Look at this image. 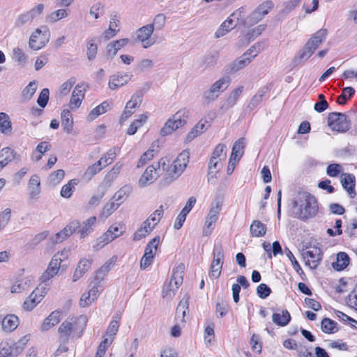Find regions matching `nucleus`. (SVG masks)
<instances>
[{"label": "nucleus", "mask_w": 357, "mask_h": 357, "mask_svg": "<svg viewBox=\"0 0 357 357\" xmlns=\"http://www.w3.org/2000/svg\"><path fill=\"white\" fill-rule=\"evenodd\" d=\"M294 217L305 221L315 217L319 206L316 198L310 193L305 191L299 192L292 201Z\"/></svg>", "instance_id": "f257e3e1"}, {"label": "nucleus", "mask_w": 357, "mask_h": 357, "mask_svg": "<svg viewBox=\"0 0 357 357\" xmlns=\"http://www.w3.org/2000/svg\"><path fill=\"white\" fill-rule=\"evenodd\" d=\"M188 116L189 111L187 109L183 108L178 110L165 123L164 126L160 130L161 135H168L176 129L183 126L187 123Z\"/></svg>", "instance_id": "f03ea898"}, {"label": "nucleus", "mask_w": 357, "mask_h": 357, "mask_svg": "<svg viewBox=\"0 0 357 357\" xmlns=\"http://www.w3.org/2000/svg\"><path fill=\"white\" fill-rule=\"evenodd\" d=\"M230 82L231 79L229 76H223L215 82L208 90L204 92L202 98L204 102L208 104L215 101L220 93L227 89Z\"/></svg>", "instance_id": "7ed1b4c3"}, {"label": "nucleus", "mask_w": 357, "mask_h": 357, "mask_svg": "<svg viewBox=\"0 0 357 357\" xmlns=\"http://www.w3.org/2000/svg\"><path fill=\"white\" fill-rule=\"evenodd\" d=\"M328 126L333 131L346 132L351 128V121L341 112H331L327 119Z\"/></svg>", "instance_id": "20e7f679"}, {"label": "nucleus", "mask_w": 357, "mask_h": 357, "mask_svg": "<svg viewBox=\"0 0 357 357\" xmlns=\"http://www.w3.org/2000/svg\"><path fill=\"white\" fill-rule=\"evenodd\" d=\"M67 257L66 252L64 251L59 252L52 258L47 269L40 276V281L46 282L56 275L60 269L62 261Z\"/></svg>", "instance_id": "39448f33"}, {"label": "nucleus", "mask_w": 357, "mask_h": 357, "mask_svg": "<svg viewBox=\"0 0 357 357\" xmlns=\"http://www.w3.org/2000/svg\"><path fill=\"white\" fill-rule=\"evenodd\" d=\"M50 33L46 26H43L31 34L29 38V47L33 50H39L49 41Z\"/></svg>", "instance_id": "423d86ee"}, {"label": "nucleus", "mask_w": 357, "mask_h": 357, "mask_svg": "<svg viewBox=\"0 0 357 357\" xmlns=\"http://www.w3.org/2000/svg\"><path fill=\"white\" fill-rule=\"evenodd\" d=\"M154 24H147L137 29L136 39L142 43L144 48H149L156 42V38L152 37L154 31Z\"/></svg>", "instance_id": "0eeeda50"}, {"label": "nucleus", "mask_w": 357, "mask_h": 357, "mask_svg": "<svg viewBox=\"0 0 357 357\" xmlns=\"http://www.w3.org/2000/svg\"><path fill=\"white\" fill-rule=\"evenodd\" d=\"M160 165H162V169H165V161L163 158L160 159L155 165H150L146 169L139 180V184L141 187H145L156 180L158 176L157 170L160 169Z\"/></svg>", "instance_id": "6e6552de"}, {"label": "nucleus", "mask_w": 357, "mask_h": 357, "mask_svg": "<svg viewBox=\"0 0 357 357\" xmlns=\"http://www.w3.org/2000/svg\"><path fill=\"white\" fill-rule=\"evenodd\" d=\"M90 286L91 287L89 291L82 294L80 298L79 305L81 307H84L89 305L97 299L100 293L103 290V287L99 282L93 281L91 282Z\"/></svg>", "instance_id": "1a4fd4ad"}, {"label": "nucleus", "mask_w": 357, "mask_h": 357, "mask_svg": "<svg viewBox=\"0 0 357 357\" xmlns=\"http://www.w3.org/2000/svg\"><path fill=\"white\" fill-rule=\"evenodd\" d=\"M255 24H242L241 31L244 35L248 43L259 36L265 29V24H259L257 26H253Z\"/></svg>", "instance_id": "9d476101"}, {"label": "nucleus", "mask_w": 357, "mask_h": 357, "mask_svg": "<svg viewBox=\"0 0 357 357\" xmlns=\"http://www.w3.org/2000/svg\"><path fill=\"white\" fill-rule=\"evenodd\" d=\"M12 160L20 162L21 155L9 147H5L0 151V169H2Z\"/></svg>", "instance_id": "9b49d317"}, {"label": "nucleus", "mask_w": 357, "mask_h": 357, "mask_svg": "<svg viewBox=\"0 0 357 357\" xmlns=\"http://www.w3.org/2000/svg\"><path fill=\"white\" fill-rule=\"evenodd\" d=\"M304 258H310L306 262L311 268H316L322 259L323 252L319 248L314 247L312 250H307L303 253Z\"/></svg>", "instance_id": "f8f14e48"}, {"label": "nucleus", "mask_w": 357, "mask_h": 357, "mask_svg": "<svg viewBox=\"0 0 357 357\" xmlns=\"http://www.w3.org/2000/svg\"><path fill=\"white\" fill-rule=\"evenodd\" d=\"M245 139L242 137L236 140L232 147L231 154L229 158L230 165H236L244 153Z\"/></svg>", "instance_id": "ddd939ff"}, {"label": "nucleus", "mask_w": 357, "mask_h": 357, "mask_svg": "<svg viewBox=\"0 0 357 357\" xmlns=\"http://www.w3.org/2000/svg\"><path fill=\"white\" fill-rule=\"evenodd\" d=\"M274 6L271 1H266L260 4L250 15L251 20L258 22L262 20Z\"/></svg>", "instance_id": "4468645a"}, {"label": "nucleus", "mask_w": 357, "mask_h": 357, "mask_svg": "<svg viewBox=\"0 0 357 357\" xmlns=\"http://www.w3.org/2000/svg\"><path fill=\"white\" fill-rule=\"evenodd\" d=\"M132 75L129 73H119L110 77L109 81V88L110 89H116L120 86L127 84L132 77Z\"/></svg>", "instance_id": "2eb2a0df"}, {"label": "nucleus", "mask_w": 357, "mask_h": 357, "mask_svg": "<svg viewBox=\"0 0 357 357\" xmlns=\"http://www.w3.org/2000/svg\"><path fill=\"white\" fill-rule=\"evenodd\" d=\"M44 8V4L39 3L29 11L19 15L18 21L20 22H28L37 20L38 17L43 13Z\"/></svg>", "instance_id": "dca6fc26"}, {"label": "nucleus", "mask_w": 357, "mask_h": 357, "mask_svg": "<svg viewBox=\"0 0 357 357\" xmlns=\"http://www.w3.org/2000/svg\"><path fill=\"white\" fill-rule=\"evenodd\" d=\"M33 279L31 276L16 279L14 284L10 288L13 294H19L24 291L28 290L33 285Z\"/></svg>", "instance_id": "f3484780"}, {"label": "nucleus", "mask_w": 357, "mask_h": 357, "mask_svg": "<svg viewBox=\"0 0 357 357\" xmlns=\"http://www.w3.org/2000/svg\"><path fill=\"white\" fill-rule=\"evenodd\" d=\"M326 35V29H321L317 31L305 43L307 48L312 50L314 53L319 45L325 40Z\"/></svg>", "instance_id": "a211bd4d"}, {"label": "nucleus", "mask_w": 357, "mask_h": 357, "mask_svg": "<svg viewBox=\"0 0 357 357\" xmlns=\"http://www.w3.org/2000/svg\"><path fill=\"white\" fill-rule=\"evenodd\" d=\"M341 183L343 188L347 190L351 198L356 196L355 176L351 174L343 173L341 174Z\"/></svg>", "instance_id": "6ab92c4d"}, {"label": "nucleus", "mask_w": 357, "mask_h": 357, "mask_svg": "<svg viewBox=\"0 0 357 357\" xmlns=\"http://www.w3.org/2000/svg\"><path fill=\"white\" fill-rule=\"evenodd\" d=\"M269 91L270 88L267 85L260 88L257 93L251 98L250 101L247 105V108L250 111L256 108L262 102L264 96Z\"/></svg>", "instance_id": "aec40b11"}, {"label": "nucleus", "mask_w": 357, "mask_h": 357, "mask_svg": "<svg viewBox=\"0 0 357 357\" xmlns=\"http://www.w3.org/2000/svg\"><path fill=\"white\" fill-rule=\"evenodd\" d=\"M185 265L183 263L178 264L172 271L170 281L174 283V289H178L183 283Z\"/></svg>", "instance_id": "412c9836"}, {"label": "nucleus", "mask_w": 357, "mask_h": 357, "mask_svg": "<svg viewBox=\"0 0 357 357\" xmlns=\"http://www.w3.org/2000/svg\"><path fill=\"white\" fill-rule=\"evenodd\" d=\"M154 229V226L151 225L149 220H144L140 227L133 234L132 240L138 241L149 235Z\"/></svg>", "instance_id": "4be33fe9"}, {"label": "nucleus", "mask_w": 357, "mask_h": 357, "mask_svg": "<svg viewBox=\"0 0 357 357\" xmlns=\"http://www.w3.org/2000/svg\"><path fill=\"white\" fill-rule=\"evenodd\" d=\"M190 152L188 150L183 151L173 162L174 169L178 172H183L189 162Z\"/></svg>", "instance_id": "5701e85b"}, {"label": "nucleus", "mask_w": 357, "mask_h": 357, "mask_svg": "<svg viewBox=\"0 0 357 357\" xmlns=\"http://www.w3.org/2000/svg\"><path fill=\"white\" fill-rule=\"evenodd\" d=\"M91 260L86 258L82 259L79 261L77 268L75 271L73 277V282H76L79 278H81L83 276V275L91 268Z\"/></svg>", "instance_id": "b1692460"}, {"label": "nucleus", "mask_w": 357, "mask_h": 357, "mask_svg": "<svg viewBox=\"0 0 357 357\" xmlns=\"http://www.w3.org/2000/svg\"><path fill=\"white\" fill-rule=\"evenodd\" d=\"M350 259L344 252H340L337 254L336 261L332 263V267L337 271L345 269L349 264Z\"/></svg>", "instance_id": "393cba45"}, {"label": "nucleus", "mask_w": 357, "mask_h": 357, "mask_svg": "<svg viewBox=\"0 0 357 357\" xmlns=\"http://www.w3.org/2000/svg\"><path fill=\"white\" fill-rule=\"evenodd\" d=\"M61 311L55 310L53 311L43 321L41 326V330L43 331H47L51 328L59 323L61 318Z\"/></svg>", "instance_id": "a878e982"}, {"label": "nucleus", "mask_w": 357, "mask_h": 357, "mask_svg": "<svg viewBox=\"0 0 357 357\" xmlns=\"http://www.w3.org/2000/svg\"><path fill=\"white\" fill-rule=\"evenodd\" d=\"M28 188L29 190L30 198H38L39 194L40 193V183L38 176L33 175L30 178L29 181Z\"/></svg>", "instance_id": "bb28decb"}, {"label": "nucleus", "mask_w": 357, "mask_h": 357, "mask_svg": "<svg viewBox=\"0 0 357 357\" xmlns=\"http://www.w3.org/2000/svg\"><path fill=\"white\" fill-rule=\"evenodd\" d=\"M313 52L312 50L307 48L305 45L304 47L298 52V54L294 57L292 60L293 67L301 65L303 61H307L312 55Z\"/></svg>", "instance_id": "cd10ccee"}, {"label": "nucleus", "mask_w": 357, "mask_h": 357, "mask_svg": "<svg viewBox=\"0 0 357 357\" xmlns=\"http://www.w3.org/2000/svg\"><path fill=\"white\" fill-rule=\"evenodd\" d=\"M60 334V340L64 344H66L69 340L70 335L73 332V323L71 321H63L58 330Z\"/></svg>", "instance_id": "c85d7f7f"}, {"label": "nucleus", "mask_w": 357, "mask_h": 357, "mask_svg": "<svg viewBox=\"0 0 357 357\" xmlns=\"http://www.w3.org/2000/svg\"><path fill=\"white\" fill-rule=\"evenodd\" d=\"M61 126L63 130L70 134L73 128V119L70 112L68 109L63 110L61 114Z\"/></svg>", "instance_id": "c756f323"}, {"label": "nucleus", "mask_w": 357, "mask_h": 357, "mask_svg": "<svg viewBox=\"0 0 357 357\" xmlns=\"http://www.w3.org/2000/svg\"><path fill=\"white\" fill-rule=\"evenodd\" d=\"M250 234L253 237H262L266 233V226L259 220H254L250 227Z\"/></svg>", "instance_id": "7c9ffc66"}, {"label": "nucleus", "mask_w": 357, "mask_h": 357, "mask_svg": "<svg viewBox=\"0 0 357 357\" xmlns=\"http://www.w3.org/2000/svg\"><path fill=\"white\" fill-rule=\"evenodd\" d=\"M19 324L18 317L14 314H8L3 317L2 329L6 332L14 331Z\"/></svg>", "instance_id": "2f4dec72"}, {"label": "nucleus", "mask_w": 357, "mask_h": 357, "mask_svg": "<svg viewBox=\"0 0 357 357\" xmlns=\"http://www.w3.org/2000/svg\"><path fill=\"white\" fill-rule=\"evenodd\" d=\"M72 320H73L72 321L73 333H77L78 337H80L86 326L87 317L84 315H80L78 317L72 319Z\"/></svg>", "instance_id": "473e14b6"}, {"label": "nucleus", "mask_w": 357, "mask_h": 357, "mask_svg": "<svg viewBox=\"0 0 357 357\" xmlns=\"http://www.w3.org/2000/svg\"><path fill=\"white\" fill-rule=\"evenodd\" d=\"M222 202L220 199H215V200L211 203V208L206 219L216 222L218 218V215L222 209Z\"/></svg>", "instance_id": "72a5a7b5"}, {"label": "nucleus", "mask_w": 357, "mask_h": 357, "mask_svg": "<svg viewBox=\"0 0 357 357\" xmlns=\"http://www.w3.org/2000/svg\"><path fill=\"white\" fill-rule=\"evenodd\" d=\"M132 192V188L130 185H124L112 197L114 202H116L120 205L123 203L129 197Z\"/></svg>", "instance_id": "f704fd0d"}, {"label": "nucleus", "mask_w": 357, "mask_h": 357, "mask_svg": "<svg viewBox=\"0 0 357 357\" xmlns=\"http://www.w3.org/2000/svg\"><path fill=\"white\" fill-rule=\"evenodd\" d=\"M213 259L212 261L211 264H213V266H223V261H224V249L221 244H217L215 245L213 252Z\"/></svg>", "instance_id": "c9c22d12"}, {"label": "nucleus", "mask_w": 357, "mask_h": 357, "mask_svg": "<svg viewBox=\"0 0 357 357\" xmlns=\"http://www.w3.org/2000/svg\"><path fill=\"white\" fill-rule=\"evenodd\" d=\"M189 299L190 296L188 295H185L182 300L179 302L176 310V319L181 318V321L184 320L186 312L188 310Z\"/></svg>", "instance_id": "e433bc0d"}, {"label": "nucleus", "mask_w": 357, "mask_h": 357, "mask_svg": "<svg viewBox=\"0 0 357 357\" xmlns=\"http://www.w3.org/2000/svg\"><path fill=\"white\" fill-rule=\"evenodd\" d=\"M272 320L278 326H285L289 323L291 315L288 310H284L282 311V314L274 313L272 316Z\"/></svg>", "instance_id": "4c0bfd02"}, {"label": "nucleus", "mask_w": 357, "mask_h": 357, "mask_svg": "<svg viewBox=\"0 0 357 357\" xmlns=\"http://www.w3.org/2000/svg\"><path fill=\"white\" fill-rule=\"evenodd\" d=\"M0 132L5 135L12 133V123L9 116L5 112H0Z\"/></svg>", "instance_id": "58836bf2"}, {"label": "nucleus", "mask_w": 357, "mask_h": 357, "mask_svg": "<svg viewBox=\"0 0 357 357\" xmlns=\"http://www.w3.org/2000/svg\"><path fill=\"white\" fill-rule=\"evenodd\" d=\"M321 331L325 333H335L338 331L337 323L335 321L325 317L321 322Z\"/></svg>", "instance_id": "ea45409f"}, {"label": "nucleus", "mask_w": 357, "mask_h": 357, "mask_svg": "<svg viewBox=\"0 0 357 357\" xmlns=\"http://www.w3.org/2000/svg\"><path fill=\"white\" fill-rule=\"evenodd\" d=\"M102 169L101 161H97L92 165L89 166L84 173L82 178L86 181H89L91 178Z\"/></svg>", "instance_id": "a19ab883"}, {"label": "nucleus", "mask_w": 357, "mask_h": 357, "mask_svg": "<svg viewBox=\"0 0 357 357\" xmlns=\"http://www.w3.org/2000/svg\"><path fill=\"white\" fill-rule=\"evenodd\" d=\"M112 261V259L107 261L103 266H102L96 272L94 276L95 282H101L104 280L105 275L109 272L111 270Z\"/></svg>", "instance_id": "79ce46f5"}, {"label": "nucleus", "mask_w": 357, "mask_h": 357, "mask_svg": "<svg viewBox=\"0 0 357 357\" xmlns=\"http://www.w3.org/2000/svg\"><path fill=\"white\" fill-rule=\"evenodd\" d=\"M109 108V104L107 101H104L100 105L93 108L88 116L89 121H93L100 114L105 113Z\"/></svg>", "instance_id": "37998d69"}, {"label": "nucleus", "mask_w": 357, "mask_h": 357, "mask_svg": "<svg viewBox=\"0 0 357 357\" xmlns=\"http://www.w3.org/2000/svg\"><path fill=\"white\" fill-rule=\"evenodd\" d=\"M155 147H159L158 141L153 142L151 148L141 156L137 164V167H141L144 166L147 161L150 160L153 158V152L155 151Z\"/></svg>", "instance_id": "c03bdc74"}, {"label": "nucleus", "mask_w": 357, "mask_h": 357, "mask_svg": "<svg viewBox=\"0 0 357 357\" xmlns=\"http://www.w3.org/2000/svg\"><path fill=\"white\" fill-rule=\"evenodd\" d=\"M119 151L120 149L119 147H113L112 149H109L104 155H102L99 161H101V164H103V167L109 165L113 162Z\"/></svg>", "instance_id": "a18cd8bd"}, {"label": "nucleus", "mask_w": 357, "mask_h": 357, "mask_svg": "<svg viewBox=\"0 0 357 357\" xmlns=\"http://www.w3.org/2000/svg\"><path fill=\"white\" fill-rule=\"evenodd\" d=\"M222 160H219L215 157H211L210 161L208 162V180L210 181L212 178L215 174L219 171L221 167L220 162Z\"/></svg>", "instance_id": "49530a36"}, {"label": "nucleus", "mask_w": 357, "mask_h": 357, "mask_svg": "<svg viewBox=\"0 0 357 357\" xmlns=\"http://www.w3.org/2000/svg\"><path fill=\"white\" fill-rule=\"evenodd\" d=\"M96 221V218L92 216L89 218L86 222H83L82 228L79 230V233L82 238H84L93 231V226Z\"/></svg>", "instance_id": "de8ad7c7"}, {"label": "nucleus", "mask_w": 357, "mask_h": 357, "mask_svg": "<svg viewBox=\"0 0 357 357\" xmlns=\"http://www.w3.org/2000/svg\"><path fill=\"white\" fill-rule=\"evenodd\" d=\"M177 170L174 169L173 164H172L162 179L165 185H169L181 175L182 172H178Z\"/></svg>", "instance_id": "09e8293b"}, {"label": "nucleus", "mask_w": 357, "mask_h": 357, "mask_svg": "<svg viewBox=\"0 0 357 357\" xmlns=\"http://www.w3.org/2000/svg\"><path fill=\"white\" fill-rule=\"evenodd\" d=\"M30 340V335H25L21 337L17 342H14L12 345L14 347V356H17L24 349L26 344Z\"/></svg>", "instance_id": "8fccbe9b"}, {"label": "nucleus", "mask_w": 357, "mask_h": 357, "mask_svg": "<svg viewBox=\"0 0 357 357\" xmlns=\"http://www.w3.org/2000/svg\"><path fill=\"white\" fill-rule=\"evenodd\" d=\"M143 93L142 91H137L130 99L126 103V107L130 109H135L139 107L142 102Z\"/></svg>", "instance_id": "3c124183"}, {"label": "nucleus", "mask_w": 357, "mask_h": 357, "mask_svg": "<svg viewBox=\"0 0 357 357\" xmlns=\"http://www.w3.org/2000/svg\"><path fill=\"white\" fill-rule=\"evenodd\" d=\"M355 93V90L353 87L347 86L343 89L342 93L338 96L337 103L339 105H344L347 100L351 98Z\"/></svg>", "instance_id": "603ef678"}, {"label": "nucleus", "mask_w": 357, "mask_h": 357, "mask_svg": "<svg viewBox=\"0 0 357 357\" xmlns=\"http://www.w3.org/2000/svg\"><path fill=\"white\" fill-rule=\"evenodd\" d=\"M77 183L78 181L77 179H72L69 181L67 184L62 187L61 195L64 198H70L72 195L73 190Z\"/></svg>", "instance_id": "864d4df0"}, {"label": "nucleus", "mask_w": 357, "mask_h": 357, "mask_svg": "<svg viewBox=\"0 0 357 357\" xmlns=\"http://www.w3.org/2000/svg\"><path fill=\"white\" fill-rule=\"evenodd\" d=\"M111 234H108L107 231L105 234H103L98 239L96 243V245H94V248L96 250H99L102 248L105 245L109 243L110 241L116 238V236H111Z\"/></svg>", "instance_id": "5fc2aeb1"}, {"label": "nucleus", "mask_w": 357, "mask_h": 357, "mask_svg": "<svg viewBox=\"0 0 357 357\" xmlns=\"http://www.w3.org/2000/svg\"><path fill=\"white\" fill-rule=\"evenodd\" d=\"M68 15L67 9H59L52 12L47 17V20L50 22H56Z\"/></svg>", "instance_id": "6e6d98bb"}, {"label": "nucleus", "mask_w": 357, "mask_h": 357, "mask_svg": "<svg viewBox=\"0 0 357 357\" xmlns=\"http://www.w3.org/2000/svg\"><path fill=\"white\" fill-rule=\"evenodd\" d=\"M37 89L36 81L30 82L29 84L22 91V96L26 100H30Z\"/></svg>", "instance_id": "4d7b16f0"}, {"label": "nucleus", "mask_w": 357, "mask_h": 357, "mask_svg": "<svg viewBox=\"0 0 357 357\" xmlns=\"http://www.w3.org/2000/svg\"><path fill=\"white\" fill-rule=\"evenodd\" d=\"M346 303L349 307L357 311V284L353 290L345 298Z\"/></svg>", "instance_id": "13d9d810"}, {"label": "nucleus", "mask_w": 357, "mask_h": 357, "mask_svg": "<svg viewBox=\"0 0 357 357\" xmlns=\"http://www.w3.org/2000/svg\"><path fill=\"white\" fill-rule=\"evenodd\" d=\"M119 206L120 204L114 203V200L107 203L102 210L100 215L101 217H109L114 211H115L119 208Z\"/></svg>", "instance_id": "bf43d9fd"}, {"label": "nucleus", "mask_w": 357, "mask_h": 357, "mask_svg": "<svg viewBox=\"0 0 357 357\" xmlns=\"http://www.w3.org/2000/svg\"><path fill=\"white\" fill-rule=\"evenodd\" d=\"M226 146L223 144H218L213 153L211 157H215L219 160H225L227 157V151H226Z\"/></svg>", "instance_id": "052dcab7"}, {"label": "nucleus", "mask_w": 357, "mask_h": 357, "mask_svg": "<svg viewBox=\"0 0 357 357\" xmlns=\"http://www.w3.org/2000/svg\"><path fill=\"white\" fill-rule=\"evenodd\" d=\"M14 356V347L12 344L6 342H2L0 344V357H7Z\"/></svg>", "instance_id": "680f3d73"}, {"label": "nucleus", "mask_w": 357, "mask_h": 357, "mask_svg": "<svg viewBox=\"0 0 357 357\" xmlns=\"http://www.w3.org/2000/svg\"><path fill=\"white\" fill-rule=\"evenodd\" d=\"M284 252H285V254H286L287 257L291 261L294 270L299 275L304 274V273H303V271L300 264H298V262L297 261V260L294 257V256L293 253L291 252V251L287 247H286L284 248Z\"/></svg>", "instance_id": "e2e57ef3"}, {"label": "nucleus", "mask_w": 357, "mask_h": 357, "mask_svg": "<svg viewBox=\"0 0 357 357\" xmlns=\"http://www.w3.org/2000/svg\"><path fill=\"white\" fill-rule=\"evenodd\" d=\"M245 16L244 8L242 7L230 15L224 22H239Z\"/></svg>", "instance_id": "0e129e2a"}, {"label": "nucleus", "mask_w": 357, "mask_h": 357, "mask_svg": "<svg viewBox=\"0 0 357 357\" xmlns=\"http://www.w3.org/2000/svg\"><path fill=\"white\" fill-rule=\"evenodd\" d=\"M49 95L50 91L47 88L42 89L37 99V103L40 107L44 108L46 107L49 100Z\"/></svg>", "instance_id": "69168bd1"}, {"label": "nucleus", "mask_w": 357, "mask_h": 357, "mask_svg": "<svg viewBox=\"0 0 357 357\" xmlns=\"http://www.w3.org/2000/svg\"><path fill=\"white\" fill-rule=\"evenodd\" d=\"M36 296V292H31L29 296L25 300L23 303V308L25 310H32L38 304V301L35 300Z\"/></svg>", "instance_id": "338daca9"}, {"label": "nucleus", "mask_w": 357, "mask_h": 357, "mask_svg": "<svg viewBox=\"0 0 357 357\" xmlns=\"http://www.w3.org/2000/svg\"><path fill=\"white\" fill-rule=\"evenodd\" d=\"M65 172L63 169H58L56 171L53 172L50 175V182L51 184L55 185L61 182V181L64 178Z\"/></svg>", "instance_id": "774afa93"}]
</instances>
